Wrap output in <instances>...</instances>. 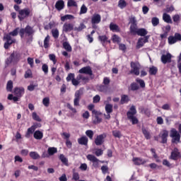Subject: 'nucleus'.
I'll return each mask as SVG.
<instances>
[{
    "mask_svg": "<svg viewBox=\"0 0 181 181\" xmlns=\"http://www.w3.org/2000/svg\"><path fill=\"white\" fill-rule=\"evenodd\" d=\"M20 31L21 30L19 29V27H18L13 31L4 35L3 40L5 42L4 47L6 50H8V49H9V47H11L13 43H16V40L12 39V36H18Z\"/></svg>",
    "mask_w": 181,
    "mask_h": 181,
    "instance_id": "f257e3e1",
    "label": "nucleus"
},
{
    "mask_svg": "<svg viewBox=\"0 0 181 181\" xmlns=\"http://www.w3.org/2000/svg\"><path fill=\"white\" fill-rule=\"evenodd\" d=\"M135 115H136V108H135V106L132 105L127 112V119H129L132 125H136V124L139 122V120H138V118H136Z\"/></svg>",
    "mask_w": 181,
    "mask_h": 181,
    "instance_id": "f03ea898",
    "label": "nucleus"
},
{
    "mask_svg": "<svg viewBox=\"0 0 181 181\" xmlns=\"http://www.w3.org/2000/svg\"><path fill=\"white\" fill-rule=\"evenodd\" d=\"M30 13H32L30 8H21V10L19 11V13L18 14V20L21 22H22L23 21H25V19H28V18L30 16Z\"/></svg>",
    "mask_w": 181,
    "mask_h": 181,
    "instance_id": "7ed1b4c3",
    "label": "nucleus"
},
{
    "mask_svg": "<svg viewBox=\"0 0 181 181\" xmlns=\"http://www.w3.org/2000/svg\"><path fill=\"white\" fill-rule=\"evenodd\" d=\"M25 33H26V35H28V36H32V35H33V33H35V30H33V27L28 25L25 26V28L20 29L19 35H20V37H21V39H23V37H25Z\"/></svg>",
    "mask_w": 181,
    "mask_h": 181,
    "instance_id": "20e7f679",
    "label": "nucleus"
},
{
    "mask_svg": "<svg viewBox=\"0 0 181 181\" xmlns=\"http://www.w3.org/2000/svg\"><path fill=\"white\" fill-rule=\"evenodd\" d=\"M170 136L173 138L171 140L172 144H179L180 142V134H179L176 129L173 128L170 130Z\"/></svg>",
    "mask_w": 181,
    "mask_h": 181,
    "instance_id": "39448f33",
    "label": "nucleus"
},
{
    "mask_svg": "<svg viewBox=\"0 0 181 181\" xmlns=\"http://www.w3.org/2000/svg\"><path fill=\"white\" fill-rule=\"evenodd\" d=\"M84 94V88H81L79 90L75 92L74 105L75 107H78L80 105V100H81V95Z\"/></svg>",
    "mask_w": 181,
    "mask_h": 181,
    "instance_id": "423d86ee",
    "label": "nucleus"
},
{
    "mask_svg": "<svg viewBox=\"0 0 181 181\" xmlns=\"http://www.w3.org/2000/svg\"><path fill=\"white\" fill-rule=\"evenodd\" d=\"M130 67V74H134V76H139V70H141V64H139V62H131Z\"/></svg>",
    "mask_w": 181,
    "mask_h": 181,
    "instance_id": "0eeeda50",
    "label": "nucleus"
},
{
    "mask_svg": "<svg viewBox=\"0 0 181 181\" xmlns=\"http://www.w3.org/2000/svg\"><path fill=\"white\" fill-rule=\"evenodd\" d=\"M107 138V134L103 133L102 134H99L95 139V144L96 146H101L104 142H105V139Z\"/></svg>",
    "mask_w": 181,
    "mask_h": 181,
    "instance_id": "6e6552de",
    "label": "nucleus"
},
{
    "mask_svg": "<svg viewBox=\"0 0 181 181\" xmlns=\"http://www.w3.org/2000/svg\"><path fill=\"white\" fill-rule=\"evenodd\" d=\"M177 42H181V35L180 33H175L174 36L168 37V44L175 45Z\"/></svg>",
    "mask_w": 181,
    "mask_h": 181,
    "instance_id": "1a4fd4ad",
    "label": "nucleus"
},
{
    "mask_svg": "<svg viewBox=\"0 0 181 181\" xmlns=\"http://www.w3.org/2000/svg\"><path fill=\"white\" fill-rule=\"evenodd\" d=\"M158 136L161 139L160 144H168V136H169V132L166 129H163L158 134Z\"/></svg>",
    "mask_w": 181,
    "mask_h": 181,
    "instance_id": "9d476101",
    "label": "nucleus"
},
{
    "mask_svg": "<svg viewBox=\"0 0 181 181\" xmlns=\"http://www.w3.org/2000/svg\"><path fill=\"white\" fill-rule=\"evenodd\" d=\"M170 158L173 160H179V159H181V153L179 151L178 148H174L173 151L171 152Z\"/></svg>",
    "mask_w": 181,
    "mask_h": 181,
    "instance_id": "9b49d317",
    "label": "nucleus"
},
{
    "mask_svg": "<svg viewBox=\"0 0 181 181\" xmlns=\"http://www.w3.org/2000/svg\"><path fill=\"white\" fill-rule=\"evenodd\" d=\"M78 73L81 74H88V76H93V69H91V66H87L79 69Z\"/></svg>",
    "mask_w": 181,
    "mask_h": 181,
    "instance_id": "f8f14e48",
    "label": "nucleus"
},
{
    "mask_svg": "<svg viewBox=\"0 0 181 181\" xmlns=\"http://www.w3.org/2000/svg\"><path fill=\"white\" fill-rule=\"evenodd\" d=\"M88 160H90V162H93V166L95 167L96 169L98 168V162H100V160L97 158L94 155L88 154L87 156Z\"/></svg>",
    "mask_w": 181,
    "mask_h": 181,
    "instance_id": "ddd939ff",
    "label": "nucleus"
},
{
    "mask_svg": "<svg viewBox=\"0 0 181 181\" xmlns=\"http://www.w3.org/2000/svg\"><path fill=\"white\" fill-rule=\"evenodd\" d=\"M148 39H149V36H146L144 38L140 37L138 40V42L136 46V49H141V47H144V45H145V43H148Z\"/></svg>",
    "mask_w": 181,
    "mask_h": 181,
    "instance_id": "4468645a",
    "label": "nucleus"
},
{
    "mask_svg": "<svg viewBox=\"0 0 181 181\" xmlns=\"http://www.w3.org/2000/svg\"><path fill=\"white\" fill-rule=\"evenodd\" d=\"M100 22H101V15L98 13L93 14L91 18V23L93 25V28H95L94 25H98Z\"/></svg>",
    "mask_w": 181,
    "mask_h": 181,
    "instance_id": "2eb2a0df",
    "label": "nucleus"
},
{
    "mask_svg": "<svg viewBox=\"0 0 181 181\" xmlns=\"http://www.w3.org/2000/svg\"><path fill=\"white\" fill-rule=\"evenodd\" d=\"M161 62L163 64H166V63L172 62V54L170 53H167L166 54H163L161 56Z\"/></svg>",
    "mask_w": 181,
    "mask_h": 181,
    "instance_id": "dca6fc26",
    "label": "nucleus"
},
{
    "mask_svg": "<svg viewBox=\"0 0 181 181\" xmlns=\"http://www.w3.org/2000/svg\"><path fill=\"white\" fill-rule=\"evenodd\" d=\"M14 94L15 95L21 98L23 95V94H25V88L23 87H16L14 88Z\"/></svg>",
    "mask_w": 181,
    "mask_h": 181,
    "instance_id": "f3484780",
    "label": "nucleus"
},
{
    "mask_svg": "<svg viewBox=\"0 0 181 181\" xmlns=\"http://www.w3.org/2000/svg\"><path fill=\"white\" fill-rule=\"evenodd\" d=\"M73 29H74V25L73 23H65L63 25V32H65V33L71 32Z\"/></svg>",
    "mask_w": 181,
    "mask_h": 181,
    "instance_id": "a211bd4d",
    "label": "nucleus"
},
{
    "mask_svg": "<svg viewBox=\"0 0 181 181\" xmlns=\"http://www.w3.org/2000/svg\"><path fill=\"white\" fill-rule=\"evenodd\" d=\"M132 161L134 162V165L136 166H139L141 165H145L146 163V160L141 158H133Z\"/></svg>",
    "mask_w": 181,
    "mask_h": 181,
    "instance_id": "6ab92c4d",
    "label": "nucleus"
},
{
    "mask_svg": "<svg viewBox=\"0 0 181 181\" xmlns=\"http://www.w3.org/2000/svg\"><path fill=\"white\" fill-rule=\"evenodd\" d=\"M93 115H95V119L93 120L94 124H100V122L103 121V119L99 117V115H101V113L98 112V111L93 110Z\"/></svg>",
    "mask_w": 181,
    "mask_h": 181,
    "instance_id": "aec40b11",
    "label": "nucleus"
},
{
    "mask_svg": "<svg viewBox=\"0 0 181 181\" xmlns=\"http://www.w3.org/2000/svg\"><path fill=\"white\" fill-rule=\"evenodd\" d=\"M78 144L79 145H88V138L86 136H83L81 138L78 139Z\"/></svg>",
    "mask_w": 181,
    "mask_h": 181,
    "instance_id": "412c9836",
    "label": "nucleus"
},
{
    "mask_svg": "<svg viewBox=\"0 0 181 181\" xmlns=\"http://www.w3.org/2000/svg\"><path fill=\"white\" fill-rule=\"evenodd\" d=\"M55 8L57 11H62L64 8V1L63 0H59L55 4Z\"/></svg>",
    "mask_w": 181,
    "mask_h": 181,
    "instance_id": "4be33fe9",
    "label": "nucleus"
},
{
    "mask_svg": "<svg viewBox=\"0 0 181 181\" xmlns=\"http://www.w3.org/2000/svg\"><path fill=\"white\" fill-rule=\"evenodd\" d=\"M163 21L165 22V23H173V21H172V18L170 17V15L164 13L163 14Z\"/></svg>",
    "mask_w": 181,
    "mask_h": 181,
    "instance_id": "5701e85b",
    "label": "nucleus"
},
{
    "mask_svg": "<svg viewBox=\"0 0 181 181\" xmlns=\"http://www.w3.org/2000/svg\"><path fill=\"white\" fill-rule=\"evenodd\" d=\"M98 41L100 42V43H102L103 45H104V43L107 42V43H111V41L108 40V37H107V35H99Z\"/></svg>",
    "mask_w": 181,
    "mask_h": 181,
    "instance_id": "b1692460",
    "label": "nucleus"
},
{
    "mask_svg": "<svg viewBox=\"0 0 181 181\" xmlns=\"http://www.w3.org/2000/svg\"><path fill=\"white\" fill-rule=\"evenodd\" d=\"M110 30H112V32H121L119 26H118L117 24H114V23H111L110 24Z\"/></svg>",
    "mask_w": 181,
    "mask_h": 181,
    "instance_id": "393cba45",
    "label": "nucleus"
},
{
    "mask_svg": "<svg viewBox=\"0 0 181 181\" xmlns=\"http://www.w3.org/2000/svg\"><path fill=\"white\" fill-rule=\"evenodd\" d=\"M35 131V126H31L28 129L27 132L25 134V136L28 139L30 138L32 134H33Z\"/></svg>",
    "mask_w": 181,
    "mask_h": 181,
    "instance_id": "a878e982",
    "label": "nucleus"
},
{
    "mask_svg": "<svg viewBox=\"0 0 181 181\" xmlns=\"http://www.w3.org/2000/svg\"><path fill=\"white\" fill-rule=\"evenodd\" d=\"M129 103V97L127 95H122L120 104L122 105L124 104H128Z\"/></svg>",
    "mask_w": 181,
    "mask_h": 181,
    "instance_id": "bb28decb",
    "label": "nucleus"
},
{
    "mask_svg": "<svg viewBox=\"0 0 181 181\" xmlns=\"http://www.w3.org/2000/svg\"><path fill=\"white\" fill-rule=\"evenodd\" d=\"M33 136L35 139L40 140L43 138V132H40V130H36L34 132Z\"/></svg>",
    "mask_w": 181,
    "mask_h": 181,
    "instance_id": "cd10ccee",
    "label": "nucleus"
},
{
    "mask_svg": "<svg viewBox=\"0 0 181 181\" xmlns=\"http://www.w3.org/2000/svg\"><path fill=\"white\" fill-rule=\"evenodd\" d=\"M129 30H130V33L132 35H136V33L139 30L137 24L131 25Z\"/></svg>",
    "mask_w": 181,
    "mask_h": 181,
    "instance_id": "c85d7f7f",
    "label": "nucleus"
},
{
    "mask_svg": "<svg viewBox=\"0 0 181 181\" xmlns=\"http://www.w3.org/2000/svg\"><path fill=\"white\" fill-rule=\"evenodd\" d=\"M142 134H144V137L147 139L149 140L151 139V133L148 129H146L145 127L141 128Z\"/></svg>",
    "mask_w": 181,
    "mask_h": 181,
    "instance_id": "c756f323",
    "label": "nucleus"
},
{
    "mask_svg": "<svg viewBox=\"0 0 181 181\" xmlns=\"http://www.w3.org/2000/svg\"><path fill=\"white\" fill-rule=\"evenodd\" d=\"M136 35H138V36H146L148 35V30L145 28H139Z\"/></svg>",
    "mask_w": 181,
    "mask_h": 181,
    "instance_id": "7c9ffc66",
    "label": "nucleus"
},
{
    "mask_svg": "<svg viewBox=\"0 0 181 181\" xmlns=\"http://www.w3.org/2000/svg\"><path fill=\"white\" fill-rule=\"evenodd\" d=\"M29 155H30V158L31 159H34V160L40 159V155H39V153H37V152H36V151H31V152H30Z\"/></svg>",
    "mask_w": 181,
    "mask_h": 181,
    "instance_id": "2f4dec72",
    "label": "nucleus"
},
{
    "mask_svg": "<svg viewBox=\"0 0 181 181\" xmlns=\"http://www.w3.org/2000/svg\"><path fill=\"white\" fill-rule=\"evenodd\" d=\"M13 88V82L12 81H8L6 84V91L8 93H12Z\"/></svg>",
    "mask_w": 181,
    "mask_h": 181,
    "instance_id": "473e14b6",
    "label": "nucleus"
},
{
    "mask_svg": "<svg viewBox=\"0 0 181 181\" xmlns=\"http://www.w3.org/2000/svg\"><path fill=\"white\" fill-rule=\"evenodd\" d=\"M59 160H61V162H62L65 166H69V160L63 154H60Z\"/></svg>",
    "mask_w": 181,
    "mask_h": 181,
    "instance_id": "72a5a7b5",
    "label": "nucleus"
},
{
    "mask_svg": "<svg viewBox=\"0 0 181 181\" xmlns=\"http://www.w3.org/2000/svg\"><path fill=\"white\" fill-rule=\"evenodd\" d=\"M112 107H113L112 105H111L110 103L106 104L105 106V110L106 113L111 114L113 111Z\"/></svg>",
    "mask_w": 181,
    "mask_h": 181,
    "instance_id": "f704fd0d",
    "label": "nucleus"
},
{
    "mask_svg": "<svg viewBox=\"0 0 181 181\" xmlns=\"http://www.w3.org/2000/svg\"><path fill=\"white\" fill-rule=\"evenodd\" d=\"M148 73L150 76H156V74L158 73V69L153 66L149 68Z\"/></svg>",
    "mask_w": 181,
    "mask_h": 181,
    "instance_id": "c9c22d12",
    "label": "nucleus"
},
{
    "mask_svg": "<svg viewBox=\"0 0 181 181\" xmlns=\"http://www.w3.org/2000/svg\"><path fill=\"white\" fill-rule=\"evenodd\" d=\"M130 90L131 91H136L139 90V85L135 82L132 83L130 84Z\"/></svg>",
    "mask_w": 181,
    "mask_h": 181,
    "instance_id": "e433bc0d",
    "label": "nucleus"
},
{
    "mask_svg": "<svg viewBox=\"0 0 181 181\" xmlns=\"http://www.w3.org/2000/svg\"><path fill=\"white\" fill-rule=\"evenodd\" d=\"M70 19H74V16L70 15V14H66V15L61 17V21L62 22H65V21H69Z\"/></svg>",
    "mask_w": 181,
    "mask_h": 181,
    "instance_id": "4c0bfd02",
    "label": "nucleus"
},
{
    "mask_svg": "<svg viewBox=\"0 0 181 181\" xmlns=\"http://www.w3.org/2000/svg\"><path fill=\"white\" fill-rule=\"evenodd\" d=\"M47 152L49 156H52L54 153H57V148L54 147H49L48 148Z\"/></svg>",
    "mask_w": 181,
    "mask_h": 181,
    "instance_id": "58836bf2",
    "label": "nucleus"
},
{
    "mask_svg": "<svg viewBox=\"0 0 181 181\" xmlns=\"http://www.w3.org/2000/svg\"><path fill=\"white\" fill-rule=\"evenodd\" d=\"M126 6L127 1H125V0H119L118 7L120 8V9H124V8H126Z\"/></svg>",
    "mask_w": 181,
    "mask_h": 181,
    "instance_id": "ea45409f",
    "label": "nucleus"
},
{
    "mask_svg": "<svg viewBox=\"0 0 181 181\" xmlns=\"http://www.w3.org/2000/svg\"><path fill=\"white\" fill-rule=\"evenodd\" d=\"M112 40L113 43L119 44L121 42V38L117 35H112Z\"/></svg>",
    "mask_w": 181,
    "mask_h": 181,
    "instance_id": "a19ab883",
    "label": "nucleus"
},
{
    "mask_svg": "<svg viewBox=\"0 0 181 181\" xmlns=\"http://www.w3.org/2000/svg\"><path fill=\"white\" fill-rule=\"evenodd\" d=\"M19 98H19V96H16V95L13 96V94H9L8 95V100H13V101H14V103H16L17 101H19Z\"/></svg>",
    "mask_w": 181,
    "mask_h": 181,
    "instance_id": "79ce46f5",
    "label": "nucleus"
},
{
    "mask_svg": "<svg viewBox=\"0 0 181 181\" xmlns=\"http://www.w3.org/2000/svg\"><path fill=\"white\" fill-rule=\"evenodd\" d=\"M63 47L66 50V52H71V46L68 42H63Z\"/></svg>",
    "mask_w": 181,
    "mask_h": 181,
    "instance_id": "37998d69",
    "label": "nucleus"
},
{
    "mask_svg": "<svg viewBox=\"0 0 181 181\" xmlns=\"http://www.w3.org/2000/svg\"><path fill=\"white\" fill-rule=\"evenodd\" d=\"M33 119L35 121H37L38 122H42V119H40V117L37 115V113L36 112H33L32 114Z\"/></svg>",
    "mask_w": 181,
    "mask_h": 181,
    "instance_id": "c03bdc74",
    "label": "nucleus"
},
{
    "mask_svg": "<svg viewBox=\"0 0 181 181\" xmlns=\"http://www.w3.org/2000/svg\"><path fill=\"white\" fill-rule=\"evenodd\" d=\"M52 35L54 37V39H59V30L58 29H52Z\"/></svg>",
    "mask_w": 181,
    "mask_h": 181,
    "instance_id": "a18cd8bd",
    "label": "nucleus"
},
{
    "mask_svg": "<svg viewBox=\"0 0 181 181\" xmlns=\"http://www.w3.org/2000/svg\"><path fill=\"white\" fill-rule=\"evenodd\" d=\"M49 42H50V36L47 35V37L44 40L45 49H47V47H49Z\"/></svg>",
    "mask_w": 181,
    "mask_h": 181,
    "instance_id": "49530a36",
    "label": "nucleus"
},
{
    "mask_svg": "<svg viewBox=\"0 0 181 181\" xmlns=\"http://www.w3.org/2000/svg\"><path fill=\"white\" fill-rule=\"evenodd\" d=\"M86 135L88 136L89 139H93L94 137V132H93V130H86Z\"/></svg>",
    "mask_w": 181,
    "mask_h": 181,
    "instance_id": "de8ad7c7",
    "label": "nucleus"
},
{
    "mask_svg": "<svg viewBox=\"0 0 181 181\" xmlns=\"http://www.w3.org/2000/svg\"><path fill=\"white\" fill-rule=\"evenodd\" d=\"M151 23H152L153 26H158V25H159V18L157 17L152 18Z\"/></svg>",
    "mask_w": 181,
    "mask_h": 181,
    "instance_id": "09e8293b",
    "label": "nucleus"
},
{
    "mask_svg": "<svg viewBox=\"0 0 181 181\" xmlns=\"http://www.w3.org/2000/svg\"><path fill=\"white\" fill-rule=\"evenodd\" d=\"M42 104L45 107H49L50 104V99L49 98H44L42 100Z\"/></svg>",
    "mask_w": 181,
    "mask_h": 181,
    "instance_id": "8fccbe9b",
    "label": "nucleus"
},
{
    "mask_svg": "<svg viewBox=\"0 0 181 181\" xmlns=\"http://www.w3.org/2000/svg\"><path fill=\"white\" fill-rule=\"evenodd\" d=\"M83 29H86V25H84V23H81L78 28L77 27L74 28V30H77V32H81Z\"/></svg>",
    "mask_w": 181,
    "mask_h": 181,
    "instance_id": "3c124183",
    "label": "nucleus"
},
{
    "mask_svg": "<svg viewBox=\"0 0 181 181\" xmlns=\"http://www.w3.org/2000/svg\"><path fill=\"white\" fill-rule=\"evenodd\" d=\"M136 83H139L141 88H145V81L139 78L136 79Z\"/></svg>",
    "mask_w": 181,
    "mask_h": 181,
    "instance_id": "603ef678",
    "label": "nucleus"
},
{
    "mask_svg": "<svg viewBox=\"0 0 181 181\" xmlns=\"http://www.w3.org/2000/svg\"><path fill=\"white\" fill-rule=\"evenodd\" d=\"M87 11H88V8L86 6V5H82L81 7L80 14L83 15L84 13H87Z\"/></svg>",
    "mask_w": 181,
    "mask_h": 181,
    "instance_id": "864d4df0",
    "label": "nucleus"
},
{
    "mask_svg": "<svg viewBox=\"0 0 181 181\" xmlns=\"http://www.w3.org/2000/svg\"><path fill=\"white\" fill-rule=\"evenodd\" d=\"M42 70L45 74H47L49 73V66H47L46 64H42Z\"/></svg>",
    "mask_w": 181,
    "mask_h": 181,
    "instance_id": "5fc2aeb1",
    "label": "nucleus"
},
{
    "mask_svg": "<svg viewBox=\"0 0 181 181\" xmlns=\"http://www.w3.org/2000/svg\"><path fill=\"white\" fill-rule=\"evenodd\" d=\"M76 76L73 73H70L68 74L66 80L69 83V81H72Z\"/></svg>",
    "mask_w": 181,
    "mask_h": 181,
    "instance_id": "6e6d98bb",
    "label": "nucleus"
},
{
    "mask_svg": "<svg viewBox=\"0 0 181 181\" xmlns=\"http://www.w3.org/2000/svg\"><path fill=\"white\" fill-rule=\"evenodd\" d=\"M173 20L175 23H179L180 21V16L179 14H175L173 16Z\"/></svg>",
    "mask_w": 181,
    "mask_h": 181,
    "instance_id": "4d7b16f0",
    "label": "nucleus"
},
{
    "mask_svg": "<svg viewBox=\"0 0 181 181\" xmlns=\"http://www.w3.org/2000/svg\"><path fill=\"white\" fill-rule=\"evenodd\" d=\"M101 170H102V173H103V175H105V173H110V172H108L109 168L107 165H103L101 167Z\"/></svg>",
    "mask_w": 181,
    "mask_h": 181,
    "instance_id": "13d9d810",
    "label": "nucleus"
},
{
    "mask_svg": "<svg viewBox=\"0 0 181 181\" xmlns=\"http://www.w3.org/2000/svg\"><path fill=\"white\" fill-rule=\"evenodd\" d=\"M67 6H77V3L74 0H69L67 2Z\"/></svg>",
    "mask_w": 181,
    "mask_h": 181,
    "instance_id": "bf43d9fd",
    "label": "nucleus"
},
{
    "mask_svg": "<svg viewBox=\"0 0 181 181\" xmlns=\"http://www.w3.org/2000/svg\"><path fill=\"white\" fill-rule=\"evenodd\" d=\"M173 11H175V7L173 6H168L165 8V12H167V13H170L173 12Z\"/></svg>",
    "mask_w": 181,
    "mask_h": 181,
    "instance_id": "052dcab7",
    "label": "nucleus"
},
{
    "mask_svg": "<svg viewBox=\"0 0 181 181\" xmlns=\"http://www.w3.org/2000/svg\"><path fill=\"white\" fill-rule=\"evenodd\" d=\"M112 135L115 136V138H119L121 136V132L118 130H114L112 131Z\"/></svg>",
    "mask_w": 181,
    "mask_h": 181,
    "instance_id": "680f3d73",
    "label": "nucleus"
},
{
    "mask_svg": "<svg viewBox=\"0 0 181 181\" xmlns=\"http://www.w3.org/2000/svg\"><path fill=\"white\" fill-rule=\"evenodd\" d=\"M72 179L73 180H80V175L78 174V173H73V175H72Z\"/></svg>",
    "mask_w": 181,
    "mask_h": 181,
    "instance_id": "e2e57ef3",
    "label": "nucleus"
},
{
    "mask_svg": "<svg viewBox=\"0 0 181 181\" xmlns=\"http://www.w3.org/2000/svg\"><path fill=\"white\" fill-rule=\"evenodd\" d=\"M77 80H82V81H88V77L84 76L83 75H78L77 76Z\"/></svg>",
    "mask_w": 181,
    "mask_h": 181,
    "instance_id": "0e129e2a",
    "label": "nucleus"
},
{
    "mask_svg": "<svg viewBox=\"0 0 181 181\" xmlns=\"http://www.w3.org/2000/svg\"><path fill=\"white\" fill-rule=\"evenodd\" d=\"M101 97H100V95H96L93 97V103L95 104L98 103L99 101H100Z\"/></svg>",
    "mask_w": 181,
    "mask_h": 181,
    "instance_id": "69168bd1",
    "label": "nucleus"
},
{
    "mask_svg": "<svg viewBox=\"0 0 181 181\" xmlns=\"http://www.w3.org/2000/svg\"><path fill=\"white\" fill-rule=\"evenodd\" d=\"M163 165H164V166H167V168H172V164H170V163L166 159L163 160Z\"/></svg>",
    "mask_w": 181,
    "mask_h": 181,
    "instance_id": "338daca9",
    "label": "nucleus"
},
{
    "mask_svg": "<svg viewBox=\"0 0 181 181\" xmlns=\"http://www.w3.org/2000/svg\"><path fill=\"white\" fill-rule=\"evenodd\" d=\"M104 153V151L101 148H98L95 151V155L97 156H101Z\"/></svg>",
    "mask_w": 181,
    "mask_h": 181,
    "instance_id": "774afa93",
    "label": "nucleus"
}]
</instances>
